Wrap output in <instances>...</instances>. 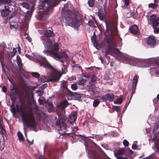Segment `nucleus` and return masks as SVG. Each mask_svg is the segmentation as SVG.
Segmentation results:
<instances>
[{"label":"nucleus","mask_w":159,"mask_h":159,"mask_svg":"<svg viewBox=\"0 0 159 159\" xmlns=\"http://www.w3.org/2000/svg\"><path fill=\"white\" fill-rule=\"evenodd\" d=\"M45 2L49 6L44 12V14L48 15L53 10V8L57 6L60 2L59 0H44Z\"/></svg>","instance_id":"423d86ee"},{"label":"nucleus","mask_w":159,"mask_h":159,"mask_svg":"<svg viewBox=\"0 0 159 159\" xmlns=\"http://www.w3.org/2000/svg\"><path fill=\"white\" fill-rule=\"evenodd\" d=\"M93 19L94 20V21L92 20L89 21L88 22L89 25L90 27H96L95 23H97V21L94 17H93Z\"/></svg>","instance_id":"4be33fe9"},{"label":"nucleus","mask_w":159,"mask_h":159,"mask_svg":"<svg viewBox=\"0 0 159 159\" xmlns=\"http://www.w3.org/2000/svg\"><path fill=\"white\" fill-rule=\"evenodd\" d=\"M11 90V94L12 98H15V97L18 94V92L17 89V88L15 87L14 85H13L12 88H10Z\"/></svg>","instance_id":"2eb2a0df"},{"label":"nucleus","mask_w":159,"mask_h":159,"mask_svg":"<svg viewBox=\"0 0 159 159\" xmlns=\"http://www.w3.org/2000/svg\"><path fill=\"white\" fill-rule=\"evenodd\" d=\"M16 111L20 112H21V117L23 122H25L27 127L35 129L36 124L35 117L32 112L28 113L26 111H22L21 106L16 105Z\"/></svg>","instance_id":"7ed1b4c3"},{"label":"nucleus","mask_w":159,"mask_h":159,"mask_svg":"<svg viewBox=\"0 0 159 159\" xmlns=\"http://www.w3.org/2000/svg\"><path fill=\"white\" fill-rule=\"evenodd\" d=\"M153 101L154 103H157V100L156 98H154L153 100Z\"/></svg>","instance_id":"774afa93"},{"label":"nucleus","mask_w":159,"mask_h":159,"mask_svg":"<svg viewBox=\"0 0 159 159\" xmlns=\"http://www.w3.org/2000/svg\"><path fill=\"white\" fill-rule=\"evenodd\" d=\"M137 146L135 144H133L132 146V148L133 150H135L137 149Z\"/></svg>","instance_id":"6e6d98bb"},{"label":"nucleus","mask_w":159,"mask_h":159,"mask_svg":"<svg viewBox=\"0 0 159 159\" xmlns=\"http://www.w3.org/2000/svg\"><path fill=\"white\" fill-rule=\"evenodd\" d=\"M68 105V102L67 101L65 100L61 102L59 104V106L62 108L63 110H64V108L66 107Z\"/></svg>","instance_id":"412c9836"},{"label":"nucleus","mask_w":159,"mask_h":159,"mask_svg":"<svg viewBox=\"0 0 159 159\" xmlns=\"http://www.w3.org/2000/svg\"><path fill=\"white\" fill-rule=\"evenodd\" d=\"M97 80V77L94 75H93L91 78V81L89 82L90 83H93V84H95V83L96 82Z\"/></svg>","instance_id":"bb28decb"},{"label":"nucleus","mask_w":159,"mask_h":159,"mask_svg":"<svg viewBox=\"0 0 159 159\" xmlns=\"http://www.w3.org/2000/svg\"><path fill=\"white\" fill-rule=\"evenodd\" d=\"M17 136L20 141H24V139L21 132L19 131L17 133Z\"/></svg>","instance_id":"393cba45"},{"label":"nucleus","mask_w":159,"mask_h":159,"mask_svg":"<svg viewBox=\"0 0 159 159\" xmlns=\"http://www.w3.org/2000/svg\"><path fill=\"white\" fill-rule=\"evenodd\" d=\"M17 52V51L16 49L15 48H13V51L12 52V53L14 55Z\"/></svg>","instance_id":"052dcab7"},{"label":"nucleus","mask_w":159,"mask_h":159,"mask_svg":"<svg viewBox=\"0 0 159 159\" xmlns=\"http://www.w3.org/2000/svg\"><path fill=\"white\" fill-rule=\"evenodd\" d=\"M51 30H47L45 31L44 33V37H47V38L53 37L55 36V34L53 32V30L52 28Z\"/></svg>","instance_id":"f8f14e48"},{"label":"nucleus","mask_w":159,"mask_h":159,"mask_svg":"<svg viewBox=\"0 0 159 159\" xmlns=\"http://www.w3.org/2000/svg\"><path fill=\"white\" fill-rule=\"evenodd\" d=\"M154 29V32L155 33L157 34L159 32V28H157L156 27H153Z\"/></svg>","instance_id":"864d4df0"},{"label":"nucleus","mask_w":159,"mask_h":159,"mask_svg":"<svg viewBox=\"0 0 159 159\" xmlns=\"http://www.w3.org/2000/svg\"><path fill=\"white\" fill-rule=\"evenodd\" d=\"M150 23L152 27L157 26L159 24V18H157L156 15L154 14L152 15L150 18Z\"/></svg>","instance_id":"6e6552de"},{"label":"nucleus","mask_w":159,"mask_h":159,"mask_svg":"<svg viewBox=\"0 0 159 159\" xmlns=\"http://www.w3.org/2000/svg\"><path fill=\"white\" fill-rule=\"evenodd\" d=\"M31 75L33 77L36 78H38L40 76V74L36 72H32Z\"/></svg>","instance_id":"473e14b6"},{"label":"nucleus","mask_w":159,"mask_h":159,"mask_svg":"<svg viewBox=\"0 0 159 159\" xmlns=\"http://www.w3.org/2000/svg\"><path fill=\"white\" fill-rule=\"evenodd\" d=\"M77 112L73 111L70 115L68 119V121L70 123L68 125L66 124L65 120L63 118H61L56 122V125L60 128L59 130V133L61 135L69 134L71 133L73 131L72 126L74 122L77 119Z\"/></svg>","instance_id":"f03ea898"},{"label":"nucleus","mask_w":159,"mask_h":159,"mask_svg":"<svg viewBox=\"0 0 159 159\" xmlns=\"http://www.w3.org/2000/svg\"><path fill=\"white\" fill-rule=\"evenodd\" d=\"M38 159H48L45 158L44 156L41 155L39 156Z\"/></svg>","instance_id":"13d9d810"},{"label":"nucleus","mask_w":159,"mask_h":159,"mask_svg":"<svg viewBox=\"0 0 159 159\" xmlns=\"http://www.w3.org/2000/svg\"><path fill=\"white\" fill-rule=\"evenodd\" d=\"M62 9V18L66 19V22L69 25L72 26H79L80 24V19L78 16L70 10H63Z\"/></svg>","instance_id":"20e7f679"},{"label":"nucleus","mask_w":159,"mask_h":159,"mask_svg":"<svg viewBox=\"0 0 159 159\" xmlns=\"http://www.w3.org/2000/svg\"><path fill=\"white\" fill-rule=\"evenodd\" d=\"M125 5L128 6L129 4V0H125Z\"/></svg>","instance_id":"4d7b16f0"},{"label":"nucleus","mask_w":159,"mask_h":159,"mask_svg":"<svg viewBox=\"0 0 159 159\" xmlns=\"http://www.w3.org/2000/svg\"><path fill=\"white\" fill-rule=\"evenodd\" d=\"M138 77L139 76L137 75H135L133 80V84H137L138 81Z\"/></svg>","instance_id":"c756f323"},{"label":"nucleus","mask_w":159,"mask_h":159,"mask_svg":"<svg viewBox=\"0 0 159 159\" xmlns=\"http://www.w3.org/2000/svg\"><path fill=\"white\" fill-rule=\"evenodd\" d=\"M21 5L24 7L26 9L29 8V4L26 2H22Z\"/></svg>","instance_id":"72a5a7b5"},{"label":"nucleus","mask_w":159,"mask_h":159,"mask_svg":"<svg viewBox=\"0 0 159 159\" xmlns=\"http://www.w3.org/2000/svg\"><path fill=\"white\" fill-rule=\"evenodd\" d=\"M68 95L72 96V98L75 100L78 101H80L81 100L82 96L81 95L76 93H74L71 91Z\"/></svg>","instance_id":"ddd939ff"},{"label":"nucleus","mask_w":159,"mask_h":159,"mask_svg":"<svg viewBox=\"0 0 159 159\" xmlns=\"http://www.w3.org/2000/svg\"><path fill=\"white\" fill-rule=\"evenodd\" d=\"M99 103L100 102L97 99L95 100L93 102V107H96L98 105Z\"/></svg>","instance_id":"f704fd0d"},{"label":"nucleus","mask_w":159,"mask_h":159,"mask_svg":"<svg viewBox=\"0 0 159 159\" xmlns=\"http://www.w3.org/2000/svg\"><path fill=\"white\" fill-rule=\"evenodd\" d=\"M25 36V38L26 39H27L29 42H30L31 41V39L30 38H29V35L28 34L26 33H25L24 34Z\"/></svg>","instance_id":"de8ad7c7"},{"label":"nucleus","mask_w":159,"mask_h":159,"mask_svg":"<svg viewBox=\"0 0 159 159\" xmlns=\"http://www.w3.org/2000/svg\"><path fill=\"white\" fill-rule=\"evenodd\" d=\"M113 108L117 112H119L120 111V109L119 106H114Z\"/></svg>","instance_id":"58836bf2"},{"label":"nucleus","mask_w":159,"mask_h":159,"mask_svg":"<svg viewBox=\"0 0 159 159\" xmlns=\"http://www.w3.org/2000/svg\"><path fill=\"white\" fill-rule=\"evenodd\" d=\"M37 93L39 94V95L41 96L43 94V91H41L40 89L36 91Z\"/></svg>","instance_id":"8fccbe9b"},{"label":"nucleus","mask_w":159,"mask_h":159,"mask_svg":"<svg viewBox=\"0 0 159 159\" xmlns=\"http://www.w3.org/2000/svg\"><path fill=\"white\" fill-rule=\"evenodd\" d=\"M12 0H0V3L4 4H8L11 6V5Z\"/></svg>","instance_id":"5701e85b"},{"label":"nucleus","mask_w":159,"mask_h":159,"mask_svg":"<svg viewBox=\"0 0 159 159\" xmlns=\"http://www.w3.org/2000/svg\"><path fill=\"white\" fill-rule=\"evenodd\" d=\"M48 86V84L46 83H45L41 85L39 88V89L41 90H43Z\"/></svg>","instance_id":"ea45409f"},{"label":"nucleus","mask_w":159,"mask_h":159,"mask_svg":"<svg viewBox=\"0 0 159 159\" xmlns=\"http://www.w3.org/2000/svg\"><path fill=\"white\" fill-rule=\"evenodd\" d=\"M130 100H129V102H127L126 104L125 105V107H124V108H123V111H125V110L126 109V108L127 107L128 105H129V104L130 103Z\"/></svg>","instance_id":"603ef678"},{"label":"nucleus","mask_w":159,"mask_h":159,"mask_svg":"<svg viewBox=\"0 0 159 159\" xmlns=\"http://www.w3.org/2000/svg\"><path fill=\"white\" fill-rule=\"evenodd\" d=\"M159 128V121H158L156 123V125L154 127V129L155 130H158ZM158 134H159V130L158 131Z\"/></svg>","instance_id":"09e8293b"},{"label":"nucleus","mask_w":159,"mask_h":159,"mask_svg":"<svg viewBox=\"0 0 159 159\" xmlns=\"http://www.w3.org/2000/svg\"><path fill=\"white\" fill-rule=\"evenodd\" d=\"M72 66L74 68H76L79 70H82L81 67L80 66H78L77 64H75Z\"/></svg>","instance_id":"e433bc0d"},{"label":"nucleus","mask_w":159,"mask_h":159,"mask_svg":"<svg viewBox=\"0 0 159 159\" xmlns=\"http://www.w3.org/2000/svg\"><path fill=\"white\" fill-rule=\"evenodd\" d=\"M17 64L18 66H22V63L21 62V60L20 57H18L17 59Z\"/></svg>","instance_id":"4c0bfd02"},{"label":"nucleus","mask_w":159,"mask_h":159,"mask_svg":"<svg viewBox=\"0 0 159 159\" xmlns=\"http://www.w3.org/2000/svg\"><path fill=\"white\" fill-rule=\"evenodd\" d=\"M72 89L73 90H76L78 89V86L75 83L72 84L71 86Z\"/></svg>","instance_id":"c9c22d12"},{"label":"nucleus","mask_w":159,"mask_h":159,"mask_svg":"<svg viewBox=\"0 0 159 159\" xmlns=\"http://www.w3.org/2000/svg\"><path fill=\"white\" fill-rule=\"evenodd\" d=\"M96 86L95 84L89 83L88 85V90L90 92V94L92 95L95 94Z\"/></svg>","instance_id":"9b49d317"},{"label":"nucleus","mask_w":159,"mask_h":159,"mask_svg":"<svg viewBox=\"0 0 159 159\" xmlns=\"http://www.w3.org/2000/svg\"><path fill=\"white\" fill-rule=\"evenodd\" d=\"M156 43V40L152 36H150L147 39V43L149 45H154Z\"/></svg>","instance_id":"f3484780"},{"label":"nucleus","mask_w":159,"mask_h":159,"mask_svg":"<svg viewBox=\"0 0 159 159\" xmlns=\"http://www.w3.org/2000/svg\"><path fill=\"white\" fill-rule=\"evenodd\" d=\"M125 151V149L124 148L120 149L117 151L116 154L117 155H122L124 154Z\"/></svg>","instance_id":"b1692460"},{"label":"nucleus","mask_w":159,"mask_h":159,"mask_svg":"<svg viewBox=\"0 0 159 159\" xmlns=\"http://www.w3.org/2000/svg\"><path fill=\"white\" fill-rule=\"evenodd\" d=\"M130 32L133 34H137L139 31V28L136 25H134L131 26L129 29Z\"/></svg>","instance_id":"dca6fc26"},{"label":"nucleus","mask_w":159,"mask_h":159,"mask_svg":"<svg viewBox=\"0 0 159 159\" xmlns=\"http://www.w3.org/2000/svg\"><path fill=\"white\" fill-rule=\"evenodd\" d=\"M16 15V12L14 11L11 14L9 18L10 19H12L14 16H15Z\"/></svg>","instance_id":"49530a36"},{"label":"nucleus","mask_w":159,"mask_h":159,"mask_svg":"<svg viewBox=\"0 0 159 159\" xmlns=\"http://www.w3.org/2000/svg\"><path fill=\"white\" fill-rule=\"evenodd\" d=\"M26 88L29 89L34 90L36 88V86H32L30 85L26 86Z\"/></svg>","instance_id":"a18cd8bd"},{"label":"nucleus","mask_w":159,"mask_h":159,"mask_svg":"<svg viewBox=\"0 0 159 159\" xmlns=\"http://www.w3.org/2000/svg\"><path fill=\"white\" fill-rule=\"evenodd\" d=\"M122 97H120V98L117 99L116 101H114V102L115 104H120L122 103Z\"/></svg>","instance_id":"7c9ffc66"},{"label":"nucleus","mask_w":159,"mask_h":159,"mask_svg":"<svg viewBox=\"0 0 159 159\" xmlns=\"http://www.w3.org/2000/svg\"><path fill=\"white\" fill-rule=\"evenodd\" d=\"M11 99L12 101V103L11 105V111L13 115H15L16 114V109L15 108V102L16 101V98H12L11 96Z\"/></svg>","instance_id":"4468645a"},{"label":"nucleus","mask_w":159,"mask_h":159,"mask_svg":"<svg viewBox=\"0 0 159 159\" xmlns=\"http://www.w3.org/2000/svg\"><path fill=\"white\" fill-rule=\"evenodd\" d=\"M86 81L87 80L81 78L78 82V84L80 85H83Z\"/></svg>","instance_id":"c85d7f7f"},{"label":"nucleus","mask_w":159,"mask_h":159,"mask_svg":"<svg viewBox=\"0 0 159 159\" xmlns=\"http://www.w3.org/2000/svg\"><path fill=\"white\" fill-rule=\"evenodd\" d=\"M123 144L125 146L127 147L129 145V143L126 139H125L123 141Z\"/></svg>","instance_id":"37998d69"},{"label":"nucleus","mask_w":159,"mask_h":159,"mask_svg":"<svg viewBox=\"0 0 159 159\" xmlns=\"http://www.w3.org/2000/svg\"><path fill=\"white\" fill-rule=\"evenodd\" d=\"M45 3L44 2H43L42 3V4H40L39 5L38 8L39 9H43L44 7V4Z\"/></svg>","instance_id":"79ce46f5"},{"label":"nucleus","mask_w":159,"mask_h":159,"mask_svg":"<svg viewBox=\"0 0 159 159\" xmlns=\"http://www.w3.org/2000/svg\"><path fill=\"white\" fill-rule=\"evenodd\" d=\"M12 2L11 3V5L10 6L8 4V5H5L4 7V9H2L0 10L1 15L2 17H6L10 14L11 12V10L10 9V7L9 6H11L12 5ZM1 4H3L1 3ZM5 4V5H6Z\"/></svg>","instance_id":"1a4fd4ad"},{"label":"nucleus","mask_w":159,"mask_h":159,"mask_svg":"<svg viewBox=\"0 0 159 159\" xmlns=\"http://www.w3.org/2000/svg\"><path fill=\"white\" fill-rule=\"evenodd\" d=\"M38 101L40 104H42L43 103V101L42 99H39L38 100Z\"/></svg>","instance_id":"69168bd1"},{"label":"nucleus","mask_w":159,"mask_h":159,"mask_svg":"<svg viewBox=\"0 0 159 159\" xmlns=\"http://www.w3.org/2000/svg\"><path fill=\"white\" fill-rule=\"evenodd\" d=\"M133 153V152L131 150L129 149L128 152V154L130 155H132Z\"/></svg>","instance_id":"680f3d73"},{"label":"nucleus","mask_w":159,"mask_h":159,"mask_svg":"<svg viewBox=\"0 0 159 159\" xmlns=\"http://www.w3.org/2000/svg\"><path fill=\"white\" fill-rule=\"evenodd\" d=\"M91 40L93 44L94 45L97 46L98 45V42L96 36H93L91 37Z\"/></svg>","instance_id":"cd10ccee"},{"label":"nucleus","mask_w":159,"mask_h":159,"mask_svg":"<svg viewBox=\"0 0 159 159\" xmlns=\"http://www.w3.org/2000/svg\"><path fill=\"white\" fill-rule=\"evenodd\" d=\"M27 141L30 145H32L33 143V140H32V141L30 142L28 139H27Z\"/></svg>","instance_id":"0e129e2a"},{"label":"nucleus","mask_w":159,"mask_h":159,"mask_svg":"<svg viewBox=\"0 0 159 159\" xmlns=\"http://www.w3.org/2000/svg\"><path fill=\"white\" fill-rule=\"evenodd\" d=\"M0 133L1 135H2V136L3 138V140L4 141L5 139L3 135H5V136H6V135L7 134L2 124H0Z\"/></svg>","instance_id":"a211bd4d"},{"label":"nucleus","mask_w":159,"mask_h":159,"mask_svg":"<svg viewBox=\"0 0 159 159\" xmlns=\"http://www.w3.org/2000/svg\"><path fill=\"white\" fill-rule=\"evenodd\" d=\"M135 89H133L132 88V91L131 92V95L130 96V100H131V99L133 96V95L135 93Z\"/></svg>","instance_id":"3c124183"},{"label":"nucleus","mask_w":159,"mask_h":159,"mask_svg":"<svg viewBox=\"0 0 159 159\" xmlns=\"http://www.w3.org/2000/svg\"><path fill=\"white\" fill-rule=\"evenodd\" d=\"M43 40L44 42L45 48L46 49L43 51V53L47 56H50L55 59L60 61L63 65L64 61L68 60V57L64 52L60 54L58 52L59 50V44L55 43L53 45V40L47 37H43Z\"/></svg>","instance_id":"f257e3e1"},{"label":"nucleus","mask_w":159,"mask_h":159,"mask_svg":"<svg viewBox=\"0 0 159 159\" xmlns=\"http://www.w3.org/2000/svg\"><path fill=\"white\" fill-rule=\"evenodd\" d=\"M2 91L3 92H4V93H6L7 92V88L5 86V85H4L2 86Z\"/></svg>","instance_id":"5fc2aeb1"},{"label":"nucleus","mask_w":159,"mask_h":159,"mask_svg":"<svg viewBox=\"0 0 159 159\" xmlns=\"http://www.w3.org/2000/svg\"><path fill=\"white\" fill-rule=\"evenodd\" d=\"M68 83L67 81L62 80L60 84V92L61 95L64 96L68 95L71 91L68 89Z\"/></svg>","instance_id":"0eeeda50"},{"label":"nucleus","mask_w":159,"mask_h":159,"mask_svg":"<svg viewBox=\"0 0 159 159\" xmlns=\"http://www.w3.org/2000/svg\"><path fill=\"white\" fill-rule=\"evenodd\" d=\"M137 85V84H134L132 83V88L134 89H136Z\"/></svg>","instance_id":"e2e57ef3"},{"label":"nucleus","mask_w":159,"mask_h":159,"mask_svg":"<svg viewBox=\"0 0 159 159\" xmlns=\"http://www.w3.org/2000/svg\"><path fill=\"white\" fill-rule=\"evenodd\" d=\"M48 105L50 107V108L52 109L53 108V105L52 103H49Z\"/></svg>","instance_id":"338daca9"},{"label":"nucleus","mask_w":159,"mask_h":159,"mask_svg":"<svg viewBox=\"0 0 159 159\" xmlns=\"http://www.w3.org/2000/svg\"><path fill=\"white\" fill-rule=\"evenodd\" d=\"M95 3V0H88V4L89 6L90 7H92L94 6Z\"/></svg>","instance_id":"a878e982"},{"label":"nucleus","mask_w":159,"mask_h":159,"mask_svg":"<svg viewBox=\"0 0 159 159\" xmlns=\"http://www.w3.org/2000/svg\"><path fill=\"white\" fill-rule=\"evenodd\" d=\"M60 76L58 75H56L48 80L49 82H55L59 80L60 79Z\"/></svg>","instance_id":"aec40b11"},{"label":"nucleus","mask_w":159,"mask_h":159,"mask_svg":"<svg viewBox=\"0 0 159 159\" xmlns=\"http://www.w3.org/2000/svg\"><path fill=\"white\" fill-rule=\"evenodd\" d=\"M103 45L105 47V55H107L109 54V52H113V49L116 46L113 41L111 39H109L105 41Z\"/></svg>","instance_id":"39448f33"},{"label":"nucleus","mask_w":159,"mask_h":159,"mask_svg":"<svg viewBox=\"0 0 159 159\" xmlns=\"http://www.w3.org/2000/svg\"><path fill=\"white\" fill-rule=\"evenodd\" d=\"M154 3H151L148 4V7L153 9H155L159 5L158 2L156 0H154Z\"/></svg>","instance_id":"6ab92c4d"},{"label":"nucleus","mask_w":159,"mask_h":159,"mask_svg":"<svg viewBox=\"0 0 159 159\" xmlns=\"http://www.w3.org/2000/svg\"><path fill=\"white\" fill-rule=\"evenodd\" d=\"M104 101H108L110 102H112L114 99V96L111 93H108L103 96L102 98Z\"/></svg>","instance_id":"9d476101"},{"label":"nucleus","mask_w":159,"mask_h":159,"mask_svg":"<svg viewBox=\"0 0 159 159\" xmlns=\"http://www.w3.org/2000/svg\"><path fill=\"white\" fill-rule=\"evenodd\" d=\"M26 88L29 89L34 90L36 88V86H32L30 85L26 86Z\"/></svg>","instance_id":"c03bdc74"},{"label":"nucleus","mask_w":159,"mask_h":159,"mask_svg":"<svg viewBox=\"0 0 159 159\" xmlns=\"http://www.w3.org/2000/svg\"><path fill=\"white\" fill-rule=\"evenodd\" d=\"M98 16L99 17V18L101 20H103L105 19V17L104 16L103 14L101 12H99L98 13Z\"/></svg>","instance_id":"2f4dec72"},{"label":"nucleus","mask_w":159,"mask_h":159,"mask_svg":"<svg viewBox=\"0 0 159 159\" xmlns=\"http://www.w3.org/2000/svg\"><path fill=\"white\" fill-rule=\"evenodd\" d=\"M22 66H18L19 71L21 73H23L25 72V70L22 68Z\"/></svg>","instance_id":"a19ab883"},{"label":"nucleus","mask_w":159,"mask_h":159,"mask_svg":"<svg viewBox=\"0 0 159 159\" xmlns=\"http://www.w3.org/2000/svg\"><path fill=\"white\" fill-rule=\"evenodd\" d=\"M38 159H48L45 158L44 156L41 155L39 156Z\"/></svg>","instance_id":"bf43d9fd"}]
</instances>
